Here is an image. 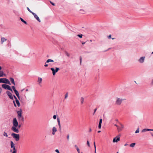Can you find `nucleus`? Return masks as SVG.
I'll use <instances>...</instances> for the list:
<instances>
[{
    "label": "nucleus",
    "mask_w": 153,
    "mask_h": 153,
    "mask_svg": "<svg viewBox=\"0 0 153 153\" xmlns=\"http://www.w3.org/2000/svg\"><path fill=\"white\" fill-rule=\"evenodd\" d=\"M117 128L118 132H120L122 130V128L120 127L119 126Z\"/></svg>",
    "instance_id": "a878e982"
},
{
    "label": "nucleus",
    "mask_w": 153,
    "mask_h": 153,
    "mask_svg": "<svg viewBox=\"0 0 153 153\" xmlns=\"http://www.w3.org/2000/svg\"><path fill=\"white\" fill-rule=\"evenodd\" d=\"M13 97H14L13 95L12 94L10 93V99L13 100Z\"/></svg>",
    "instance_id": "cd10ccee"
},
{
    "label": "nucleus",
    "mask_w": 153,
    "mask_h": 153,
    "mask_svg": "<svg viewBox=\"0 0 153 153\" xmlns=\"http://www.w3.org/2000/svg\"><path fill=\"white\" fill-rule=\"evenodd\" d=\"M12 89H13V90L14 91H16V89L15 87L14 86H12Z\"/></svg>",
    "instance_id": "2f4dec72"
},
{
    "label": "nucleus",
    "mask_w": 153,
    "mask_h": 153,
    "mask_svg": "<svg viewBox=\"0 0 153 153\" xmlns=\"http://www.w3.org/2000/svg\"><path fill=\"white\" fill-rule=\"evenodd\" d=\"M55 151L57 152V153H60L59 151V150L57 149H56L55 150Z\"/></svg>",
    "instance_id": "ea45409f"
},
{
    "label": "nucleus",
    "mask_w": 153,
    "mask_h": 153,
    "mask_svg": "<svg viewBox=\"0 0 153 153\" xmlns=\"http://www.w3.org/2000/svg\"><path fill=\"white\" fill-rule=\"evenodd\" d=\"M151 85H153V79H152L151 83Z\"/></svg>",
    "instance_id": "de8ad7c7"
},
{
    "label": "nucleus",
    "mask_w": 153,
    "mask_h": 153,
    "mask_svg": "<svg viewBox=\"0 0 153 153\" xmlns=\"http://www.w3.org/2000/svg\"><path fill=\"white\" fill-rule=\"evenodd\" d=\"M7 39L4 37H2L1 39V44H2L3 42L6 41Z\"/></svg>",
    "instance_id": "f3484780"
},
{
    "label": "nucleus",
    "mask_w": 153,
    "mask_h": 153,
    "mask_svg": "<svg viewBox=\"0 0 153 153\" xmlns=\"http://www.w3.org/2000/svg\"><path fill=\"white\" fill-rule=\"evenodd\" d=\"M91 131H92V130H91V128H90V129H89V131L90 132H91Z\"/></svg>",
    "instance_id": "4d7b16f0"
},
{
    "label": "nucleus",
    "mask_w": 153,
    "mask_h": 153,
    "mask_svg": "<svg viewBox=\"0 0 153 153\" xmlns=\"http://www.w3.org/2000/svg\"><path fill=\"white\" fill-rule=\"evenodd\" d=\"M17 117H22V109H20L19 111H17Z\"/></svg>",
    "instance_id": "9b49d317"
},
{
    "label": "nucleus",
    "mask_w": 153,
    "mask_h": 153,
    "mask_svg": "<svg viewBox=\"0 0 153 153\" xmlns=\"http://www.w3.org/2000/svg\"><path fill=\"white\" fill-rule=\"evenodd\" d=\"M94 148H95L94 152L95 153V152H96V146H94Z\"/></svg>",
    "instance_id": "864d4df0"
},
{
    "label": "nucleus",
    "mask_w": 153,
    "mask_h": 153,
    "mask_svg": "<svg viewBox=\"0 0 153 153\" xmlns=\"http://www.w3.org/2000/svg\"><path fill=\"white\" fill-rule=\"evenodd\" d=\"M77 36L79 37L80 38H81L82 37V34H78L77 35Z\"/></svg>",
    "instance_id": "7c9ffc66"
},
{
    "label": "nucleus",
    "mask_w": 153,
    "mask_h": 153,
    "mask_svg": "<svg viewBox=\"0 0 153 153\" xmlns=\"http://www.w3.org/2000/svg\"><path fill=\"white\" fill-rule=\"evenodd\" d=\"M111 35H110L108 36V39H109L111 38Z\"/></svg>",
    "instance_id": "603ef678"
},
{
    "label": "nucleus",
    "mask_w": 153,
    "mask_h": 153,
    "mask_svg": "<svg viewBox=\"0 0 153 153\" xmlns=\"http://www.w3.org/2000/svg\"><path fill=\"white\" fill-rule=\"evenodd\" d=\"M50 3L53 6H54L55 5V4L54 3H53L51 1H50Z\"/></svg>",
    "instance_id": "49530a36"
},
{
    "label": "nucleus",
    "mask_w": 153,
    "mask_h": 153,
    "mask_svg": "<svg viewBox=\"0 0 153 153\" xmlns=\"http://www.w3.org/2000/svg\"><path fill=\"white\" fill-rule=\"evenodd\" d=\"M114 126L117 127V128L118 126L116 124H115Z\"/></svg>",
    "instance_id": "052dcab7"
},
{
    "label": "nucleus",
    "mask_w": 153,
    "mask_h": 153,
    "mask_svg": "<svg viewBox=\"0 0 153 153\" xmlns=\"http://www.w3.org/2000/svg\"><path fill=\"white\" fill-rule=\"evenodd\" d=\"M12 89H13V90L14 91H16V89L15 87L14 86H12Z\"/></svg>",
    "instance_id": "473e14b6"
},
{
    "label": "nucleus",
    "mask_w": 153,
    "mask_h": 153,
    "mask_svg": "<svg viewBox=\"0 0 153 153\" xmlns=\"http://www.w3.org/2000/svg\"><path fill=\"white\" fill-rule=\"evenodd\" d=\"M139 128H137V129L136 130L135 133H139Z\"/></svg>",
    "instance_id": "c756f323"
},
{
    "label": "nucleus",
    "mask_w": 153,
    "mask_h": 153,
    "mask_svg": "<svg viewBox=\"0 0 153 153\" xmlns=\"http://www.w3.org/2000/svg\"><path fill=\"white\" fill-rule=\"evenodd\" d=\"M2 90V89L1 88H0V94L1 93V92Z\"/></svg>",
    "instance_id": "6e6d98bb"
},
{
    "label": "nucleus",
    "mask_w": 153,
    "mask_h": 153,
    "mask_svg": "<svg viewBox=\"0 0 153 153\" xmlns=\"http://www.w3.org/2000/svg\"><path fill=\"white\" fill-rule=\"evenodd\" d=\"M6 74L4 73L3 71L0 70V77L5 76Z\"/></svg>",
    "instance_id": "2eb2a0df"
},
{
    "label": "nucleus",
    "mask_w": 153,
    "mask_h": 153,
    "mask_svg": "<svg viewBox=\"0 0 153 153\" xmlns=\"http://www.w3.org/2000/svg\"><path fill=\"white\" fill-rule=\"evenodd\" d=\"M42 79L41 77H39L38 80V82L40 84L42 82Z\"/></svg>",
    "instance_id": "aec40b11"
},
{
    "label": "nucleus",
    "mask_w": 153,
    "mask_h": 153,
    "mask_svg": "<svg viewBox=\"0 0 153 153\" xmlns=\"http://www.w3.org/2000/svg\"><path fill=\"white\" fill-rule=\"evenodd\" d=\"M13 126L11 127L12 130L16 133H18L19 131L18 129L17 128L18 126V123L16 118H13Z\"/></svg>",
    "instance_id": "f257e3e1"
},
{
    "label": "nucleus",
    "mask_w": 153,
    "mask_h": 153,
    "mask_svg": "<svg viewBox=\"0 0 153 153\" xmlns=\"http://www.w3.org/2000/svg\"><path fill=\"white\" fill-rule=\"evenodd\" d=\"M68 93H67L65 95V99H66V98L67 97H68Z\"/></svg>",
    "instance_id": "e433bc0d"
},
{
    "label": "nucleus",
    "mask_w": 153,
    "mask_h": 153,
    "mask_svg": "<svg viewBox=\"0 0 153 153\" xmlns=\"http://www.w3.org/2000/svg\"><path fill=\"white\" fill-rule=\"evenodd\" d=\"M53 118L54 119H56V116L55 115H54L53 117Z\"/></svg>",
    "instance_id": "a18cd8bd"
},
{
    "label": "nucleus",
    "mask_w": 153,
    "mask_h": 153,
    "mask_svg": "<svg viewBox=\"0 0 153 153\" xmlns=\"http://www.w3.org/2000/svg\"><path fill=\"white\" fill-rule=\"evenodd\" d=\"M11 135L12 136L13 138L16 141H18L19 140V134H17L14 133H12L11 134Z\"/></svg>",
    "instance_id": "7ed1b4c3"
},
{
    "label": "nucleus",
    "mask_w": 153,
    "mask_h": 153,
    "mask_svg": "<svg viewBox=\"0 0 153 153\" xmlns=\"http://www.w3.org/2000/svg\"><path fill=\"white\" fill-rule=\"evenodd\" d=\"M145 58V56L141 57L138 60V61L141 63H143L144 61Z\"/></svg>",
    "instance_id": "1a4fd4ad"
},
{
    "label": "nucleus",
    "mask_w": 153,
    "mask_h": 153,
    "mask_svg": "<svg viewBox=\"0 0 153 153\" xmlns=\"http://www.w3.org/2000/svg\"><path fill=\"white\" fill-rule=\"evenodd\" d=\"M27 9L32 14V13H33V12L31 11V10L28 7H27Z\"/></svg>",
    "instance_id": "c85d7f7f"
},
{
    "label": "nucleus",
    "mask_w": 153,
    "mask_h": 153,
    "mask_svg": "<svg viewBox=\"0 0 153 153\" xmlns=\"http://www.w3.org/2000/svg\"><path fill=\"white\" fill-rule=\"evenodd\" d=\"M10 146L11 148H13L12 153H16V151L14 146V144L12 141H10Z\"/></svg>",
    "instance_id": "423d86ee"
},
{
    "label": "nucleus",
    "mask_w": 153,
    "mask_h": 153,
    "mask_svg": "<svg viewBox=\"0 0 153 153\" xmlns=\"http://www.w3.org/2000/svg\"><path fill=\"white\" fill-rule=\"evenodd\" d=\"M125 146H127V145H128V144H124V145Z\"/></svg>",
    "instance_id": "680f3d73"
},
{
    "label": "nucleus",
    "mask_w": 153,
    "mask_h": 153,
    "mask_svg": "<svg viewBox=\"0 0 153 153\" xmlns=\"http://www.w3.org/2000/svg\"><path fill=\"white\" fill-rule=\"evenodd\" d=\"M1 67L0 66V70H1Z\"/></svg>",
    "instance_id": "774afa93"
},
{
    "label": "nucleus",
    "mask_w": 153,
    "mask_h": 153,
    "mask_svg": "<svg viewBox=\"0 0 153 153\" xmlns=\"http://www.w3.org/2000/svg\"><path fill=\"white\" fill-rule=\"evenodd\" d=\"M85 43V42H82V45H84V44Z\"/></svg>",
    "instance_id": "bf43d9fd"
},
{
    "label": "nucleus",
    "mask_w": 153,
    "mask_h": 153,
    "mask_svg": "<svg viewBox=\"0 0 153 153\" xmlns=\"http://www.w3.org/2000/svg\"><path fill=\"white\" fill-rule=\"evenodd\" d=\"M84 99L83 97H81L80 99L81 103L82 104L84 102Z\"/></svg>",
    "instance_id": "4be33fe9"
},
{
    "label": "nucleus",
    "mask_w": 153,
    "mask_h": 153,
    "mask_svg": "<svg viewBox=\"0 0 153 153\" xmlns=\"http://www.w3.org/2000/svg\"><path fill=\"white\" fill-rule=\"evenodd\" d=\"M94 146H96L95 145V142H94Z\"/></svg>",
    "instance_id": "e2e57ef3"
},
{
    "label": "nucleus",
    "mask_w": 153,
    "mask_h": 153,
    "mask_svg": "<svg viewBox=\"0 0 153 153\" xmlns=\"http://www.w3.org/2000/svg\"><path fill=\"white\" fill-rule=\"evenodd\" d=\"M124 99L121 98L116 97L115 102V104L117 105L120 106L121 105Z\"/></svg>",
    "instance_id": "f03ea898"
},
{
    "label": "nucleus",
    "mask_w": 153,
    "mask_h": 153,
    "mask_svg": "<svg viewBox=\"0 0 153 153\" xmlns=\"http://www.w3.org/2000/svg\"><path fill=\"white\" fill-rule=\"evenodd\" d=\"M14 92L15 94H16V96L18 97V99L21 101L22 100V99L20 97V96H19V92H18V91H17L16 90V91H14Z\"/></svg>",
    "instance_id": "4468645a"
},
{
    "label": "nucleus",
    "mask_w": 153,
    "mask_h": 153,
    "mask_svg": "<svg viewBox=\"0 0 153 153\" xmlns=\"http://www.w3.org/2000/svg\"><path fill=\"white\" fill-rule=\"evenodd\" d=\"M135 144L136 143H131L130 145V146L131 147L133 148L135 146Z\"/></svg>",
    "instance_id": "b1692460"
},
{
    "label": "nucleus",
    "mask_w": 153,
    "mask_h": 153,
    "mask_svg": "<svg viewBox=\"0 0 153 153\" xmlns=\"http://www.w3.org/2000/svg\"><path fill=\"white\" fill-rule=\"evenodd\" d=\"M54 61L53 60L48 59L46 61V62L49 63V62H53Z\"/></svg>",
    "instance_id": "412c9836"
},
{
    "label": "nucleus",
    "mask_w": 153,
    "mask_h": 153,
    "mask_svg": "<svg viewBox=\"0 0 153 153\" xmlns=\"http://www.w3.org/2000/svg\"><path fill=\"white\" fill-rule=\"evenodd\" d=\"M34 16V18L39 22H40L41 21L40 19L39 18V17L37 15H36V14L33 13L32 14Z\"/></svg>",
    "instance_id": "ddd939ff"
},
{
    "label": "nucleus",
    "mask_w": 153,
    "mask_h": 153,
    "mask_svg": "<svg viewBox=\"0 0 153 153\" xmlns=\"http://www.w3.org/2000/svg\"><path fill=\"white\" fill-rule=\"evenodd\" d=\"M87 145L88 146V147H90V143L88 141H87Z\"/></svg>",
    "instance_id": "c9c22d12"
},
{
    "label": "nucleus",
    "mask_w": 153,
    "mask_h": 153,
    "mask_svg": "<svg viewBox=\"0 0 153 153\" xmlns=\"http://www.w3.org/2000/svg\"><path fill=\"white\" fill-rule=\"evenodd\" d=\"M58 126H59V128H61V125H60V123H58Z\"/></svg>",
    "instance_id": "8fccbe9b"
},
{
    "label": "nucleus",
    "mask_w": 153,
    "mask_h": 153,
    "mask_svg": "<svg viewBox=\"0 0 153 153\" xmlns=\"http://www.w3.org/2000/svg\"><path fill=\"white\" fill-rule=\"evenodd\" d=\"M7 95L10 98V91H7Z\"/></svg>",
    "instance_id": "72a5a7b5"
},
{
    "label": "nucleus",
    "mask_w": 153,
    "mask_h": 153,
    "mask_svg": "<svg viewBox=\"0 0 153 153\" xmlns=\"http://www.w3.org/2000/svg\"><path fill=\"white\" fill-rule=\"evenodd\" d=\"M4 136H5L6 137H7V133L5 132H4Z\"/></svg>",
    "instance_id": "f704fd0d"
},
{
    "label": "nucleus",
    "mask_w": 153,
    "mask_h": 153,
    "mask_svg": "<svg viewBox=\"0 0 153 153\" xmlns=\"http://www.w3.org/2000/svg\"><path fill=\"white\" fill-rule=\"evenodd\" d=\"M80 63H81L82 62V58L81 57H80Z\"/></svg>",
    "instance_id": "5fc2aeb1"
},
{
    "label": "nucleus",
    "mask_w": 153,
    "mask_h": 153,
    "mask_svg": "<svg viewBox=\"0 0 153 153\" xmlns=\"http://www.w3.org/2000/svg\"><path fill=\"white\" fill-rule=\"evenodd\" d=\"M102 119H101L100 120V122L98 125V128H99L100 129L101 128V124L102 123Z\"/></svg>",
    "instance_id": "a211bd4d"
},
{
    "label": "nucleus",
    "mask_w": 153,
    "mask_h": 153,
    "mask_svg": "<svg viewBox=\"0 0 153 153\" xmlns=\"http://www.w3.org/2000/svg\"><path fill=\"white\" fill-rule=\"evenodd\" d=\"M67 138L68 140H69V134H68L67 137Z\"/></svg>",
    "instance_id": "c03bdc74"
},
{
    "label": "nucleus",
    "mask_w": 153,
    "mask_h": 153,
    "mask_svg": "<svg viewBox=\"0 0 153 153\" xmlns=\"http://www.w3.org/2000/svg\"><path fill=\"white\" fill-rule=\"evenodd\" d=\"M2 87L5 89L10 90V86L7 85L3 84L2 85Z\"/></svg>",
    "instance_id": "6e6552de"
},
{
    "label": "nucleus",
    "mask_w": 153,
    "mask_h": 153,
    "mask_svg": "<svg viewBox=\"0 0 153 153\" xmlns=\"http://www.w3.org/2000/svg\"><path fill=\"white\" fill-rule=\"evenodd\" d=\"M120 125L121 126V128H122V129L123 128H124V126L121 123H120Z\"/></svg>",
    "instance_id": "58836bf2"
},
{
    "label": "nucleus",
    "mask_w": 153,
    "mask_h": 153,
    "mask_svg": "<svg viewBox=\"0 0 153 153\" xmlns=\"http://www.w3.org/2000/svg\"><path fill=\"white\" fill-rule=\"evenodd\" d=\"M13 103L14 104V105L16 107V103H15V101H13Z\"/></svg>",
    "instance_id": "3c124183"
},
{
    "label": "nucleus",
    "mask_w": 153,
    "mask_h": 153,
    "mask_svg": "<svg viewBox=\"0 0 153 153\" xmlns=\"http://www.w3.org/2000/svg\"><path fill=\"white\" fill-rule=\"evenodd\" d=\"M120 140V137L119 136H117L116 137L114 138L113 140V142H117Z\"/></svg>",
    "instance_id": "9d476101"
},
{
    "label": "nucleus",
    "mask_w": 153,
    "mask_h": 153,
    "mask_svg": "<svg viewBox=\"0 0 153 153\" xmlns=\"http://www.w3.org/2000/svg\"><path fill=\"white\" fill-rule=\"evenodd\" d=\"M151 133L153 137V134H152V133Z\"/></svg>",
    "instance_id": "69168bd1"
},
{
    "label": "nucleus",
    "mask_w": 153,
    "mask_h": 153,
    "mask_svg": "<svg viewBox=\"0 0 153 153\" xmlns=\"http://www.w3.org/2000/svg\"><path fill=\"white\" fill-rule=\"evenodd\" d=\"M7 83L10 84V81L9 80L6 78H0V83Z\"/></svg>",
    "instance_id": "20e7f679"
},
{
    "label": "nucleus",
    "mask_w": 153,
    "mask_h": 153,
    "mask_svg": "<svg viewBox=\"0 0 153 153\" xmlns=\"http://www.w3.org/2000/svg\"><path fill=\"white\" fill-rule=\"evenodd\" d=\"M10 82H11L12 84L13 85H15V84L14 79L12 78H10Z\"/></svg>",
    "instance_id": "6ab92c4d"
},
{
    "label": "nucleus",
    "mask_w": 153,
    "mask_h": 153,
    "mask_svg": "<svg viewBox=\"0 0 153 153\" xmlns=\"http://www.w3.org/2000/svg\"><path fill=\"white\" fill-rule=\"evenodd\" d=\"M50 69L52 71V74L53 75H54L59 70V68L57 67L55 68V70L53 68H52Z\"/></svg>",
    "instance_id": "39448f33"
},
{
    "label": "nucleus",
    "mask_w": 153,
    "mask_h": 153,
    "mask_svg": "<svg viewBox=\"0 0 153 153\" xmlns=\"http://www.w3.org/2000/svg\"><path fill=\"white\" fill-rule=\"evenodd\" d=\"M18 120L19 123L23 124L24 122V118L23 116L18 117Z\"/></svg>",
    "instance_id": "0eeeda50"
},
{
    "label": "nucleus",
    "mask_w": 153,
    "mask_h": 153,
    "mask_svg": "<svg viewBox=\"0 0 153 153\" xmlns=\"http://www.w3.org/2000/svg\"><path fill=\"white\" fill-rule=\"evenodd\" d=\"M47 63V62H46L45 63V67H48V64H46Z\"/></svg>",
    "instance_id": "09e8293b"
},
{
    "label": "nucleus",
    "mask_w": 153,
    "mask_h": 153,
    "mask_svg": "<svg viewBox=\"0 0 153 153\" xmlns=\"http://www.w3.org/2000/svg\"><path fill=\"white\" fill-rule=\"evenodd\" d=\"M57 131V129L55 127H53L52 128V133L53 135H54L55 132Z\"/></svg>",
    "instance_id": "dca6fc26"
},
{
    "label": "nucleus",
    "mask_w": 153,
    "mask_h": 153,
    "mask_svg": "<svg viewBox=\"0 0 153 153\" xmlns=\"http://www.w3.org/2000/svg\"><path fill=\"white\" fill-rule=\"evenodd\" d=\"M57 120L58 123H60V119L59 118H57Z\"/></svg>",
    "instance_id": "4c0bfd02"
},
{
    "label": "nucleus",
    "mask_w": 153,
    "mask_h": 153,
    "mask_svg": "<svg viewBox=\"0 0 153 153\" xmlns=\"http://www.w3.org/2000/svg\"><path fill=\"white\" fill-rule=\"evenodd\" d=\"M65 54L68 57H69L70 56V54L67 52L65 51Z\"/></svg>",
    "instance_id": "bb28decb"
},
{
    "label": "nucleus",
    "mask_w": 153,
    "mask_h": 153,
    "mask_svg": "<svg viewBox=\"0 0 153 153\" xmlns=\"http://www.w3.org/2000/svg\"><path fill=\"white\" fill-rule=\"evenodd\" d=\"M10 91H12V90L10 88Z\"/></svg>",
    "instance_id": "0e129e2a"
},
{
    "label": "nucleus",
    "mask_w": 153,
    "mask_h": 153,
    "mask_svg": "<svg viewBox=\"0 0 153 153\" xmlns=\"http://www.w3.org/2000/svg\"><path fill=\"white\" fill-rule=\"evenodd\" d=\"M97 110V108H95L94 110V112L93 113V115L94 114L95 112H96Z\"/></svg>",
    "instance_id": "79ce46f5"
},
{
    "label": "nucleus",
    "mask_w": 153,
    "mask_h": 153,
    "mask_svg": "<svg viewBox=\"0 0 153 153\" xmlns=\"http://www.w3.org/2000/svg\"><path fill=\"white\" fill-rule=\"evenodd\" d=\"M20 19H21V21L22 22H24L25 24H27V22L25 21L23 19H22L21 18H20Z\"/></svg>",
    "instance_id": "393cba45"
},
{
    "label": "nucleus",
    "mask_w": 153,
    "mask_h": 153,
    "mask_svg": "<svg viewBox=\"0 0 153 153\" xmlns=\"http://www.w3.org/2000/svg\"><path fill=\"white\" fill-rule=\"evenodd\" d=\"M13 96L14 97V98L15 99L16 102V103L17 106L18 107H19L20 106V102H19V101L17 99V97H16V96L15 95H13Z\"/></svg>",
    "instance_id": "f8f14e48"
},
{
    "label": "nucleus",
    "mask_w": 153,
    "mask_h": 153,
    "mask_svg": "<svg viewBox=\"0 0 153 153\" xmlns=\"http://www.w3.org/2000/svg\"><path fill=\"white\" fill-rule=\"evenodd\" d=\"M101 132L100 131H98V133H100Z\"/></svg>",
    "instance_id": "338daca9"
},
{
    "label": "nucleus",
    "mask_w": 153,
    "mask_h": 153,
    "mask_svg": "<svg viewBox=\"0 0 153 153\" xmlns=\"http://www.w3.org/2000/svg\"><path fill=\"white\" fill-rule=\"evenodd\" d=\"M23 124H20V123H19V125H18V128H20V127H21V125H22Z\"/></svg>",
    "instance_id": "a19ab883"
},
{
    "label": "nucleus",
    "mask_w": 153,
    "mask_h": 153,
    "mask_svg": "<svg viewBox=\"0 0 153 153\" xmlns=\"http://www.w3.org/2000/svg\"><path fill=\"white\" fill-rule=\"evenodd\" d=\"M76 149V150L78 152H80V150H79V149L78 148V147Z\"/></svg>",
    "instance_id": "37998d69"
},
{
    "label": "nucleus",
    "mask_w": 153,
    "mask_h": 153,
    "mask_svg": "<svg viewBox=\"0 0 153 153\" xmlns=\"http://www.w3.org/2000/svg\"><path fill=\"white\" fill-rule=\"evenodd\" d=\"M75 146V147L76 149V148H78V147L77 146V145H75V146Z\"/></svg>",
    "instance_id": "13d9d810"
},
{
    "label": "nucleus",
    "mask_w": 153,
    "mask_h": 153,
    "mask_svg": "<svg viewBox=\"0 0 153 153\" xmlns=\"http://www.w3.org/2000/svg\"><path fill=\"white\" fill-rule=\"evenodd\" d=\"M150 129L145 128V129H144L142 130V132H146V131H150Z\"/></svg>",
    "instance_id": "5701e85b"
}]
</instances>
